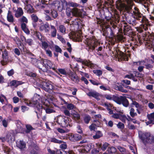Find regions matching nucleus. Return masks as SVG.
<instances>
[{"mask_svg":"<svg viewBox=\"0 0 154 154\" xmlns=\"http://www.w3.org/2000/svg\"><path fill=\"white\" fill-rule=\"evenodd\" d=\"M131 14L132 16L134 18V19L129 20L128 23L134 26L137 24V20L138 21H142L144 19V18H146L141 13L139 9L136 7H134L133 12L131 13Z\"/></svg>","mask_w":154,"mask_h":154,"instance_id":"nucleus-1","label":"nucleus"},{"mask_svg":"<svg viewBox=\"0 0 154 154\" xmlns=\"http://www.w3.org/2000/svg\"><path fill=\"white\" fill-rule=\"evenodd\" d=\"M87 43L86 49L89 52H92L96 47L100 44L95 36H91L89 38H87L86 39Z\"/></svg>","mask_w":154,"mask_h":154,"instance_id":"nucleus-2","label":"nucleus"},{"mask_svg":"<svg viewBox=\"0 0 154 154\" xmlns=\"http://www.w3.org/2000/svg\"><path fill=\"white\" fill-rule=\"evenodd\" d=\"M42 103L43 106V109L45 110L47 114H50L55 112L54 109V107L53 105L50 103L49 100L45 97H43L42 99Z\"/></svg>","mask_w":154,"mask_h":154,"instance_id":"nucleus-3","label":"nucleus"},{"mask_svg":"<svg viewBox=\"0 0 154 154\" xmlns=\"http://www.w3.org/2000/svg\"><path fill=\"white\" fill-rule=\"evenodd\" d=\"M139 136L140 139L142 140L144 143H152V137L151 134L149 132H141L139 134Z\"/></svg>","mask_w":154,"mask_h":154,"instance_id":"nucleus-4","label":"nucleus"},{"mask_svg":"<svg viewBox=\"0 0 154 154\" xmlns=\"http://www.w3.org/2000/svg\"><path fill=\"white\" fill-rule=\"evenodd\" d=\"M71 122L70 118L64 116L63 117L59 118L57 120L58 123L62 127L66 128L70 127V123Z\"/></svg>","mask_w":154,"mask_h":154,"instance_id":"nucleus-5","label":"nucleus"},{"mask_svg":"<svg viewBox=\"0 0 154 154\" xmlns=\"http://www.w3.org/2000/svg\"><path fill=\"white\" fill-rule=\"evenodd\" d=\"M115 102L117 104L122 105L126 107H128L129 105V102L126 97L123 96H118L117 95Z\"/></svg>","mask_w":154,"mask_h":154,"instance_id":"nucleus-6","label":"nucleus"},{"mask_svg":"<svg viewBox=\"0 0 154 154\" xmlns=\"http://www.w3.org/2000/svg\"><path fill=\"white\" fill-rule=\"evenodd\" d=\"M40 86L42 89L46 92H49L52 90L54 88V87L50 82L46 81H43Z\"/></svg>","mask_w":154,"mask_h":154,"instance_id":"nucleus-7","label":"nucleus"},{"mask_svg":"<svg viewBox=\"0 0 154 154\" xmlns=\"http://www.w3.org/2000/svg\"><path fill=\"white\" fill-rule=\"evenodd\" d=\"M122 27L123 29V33L125 35H127L132 32V29L131 26L128 24L125 20L121 22Z\"/></svg>","mask_w":154,"mask_h":154,"instance_id":"nucleus-8","label":"nucleus"},{"mask_svg":"<svg viewBox=\"0 0 154 154\" xmlns=\"http://www.w3.org/2000/svg\"><path fill=\"white\" fill-rule=\"evenodd\" d=\"M133 63L134 65H144L145 68L149 70H152L153 68V66L152 65L149 63H146L143 60H141L137 62H134Z\"/></svg>","mask_w":154,"mask_h":154,"instance_id":"nucleus-9","label":"nucleus"},{"mask_svg":"<svg viewBox=\"0 0 154 154\" xmlns=\"http://www.w3.org/2000/svg\"><path fill=\"white\" fill-rule=\"evenodd\" d=\"M68 73L69 74L67 75V77L69 78L72 81L74 82L75 83H78L80 81V79L75 73L70 70Z\"/></svg>","mask_w":154,"mask_h":154,"instance_id":"nucleus-10","label":"nucleus"},{"mask_svg":"<svg viewBox=\"0 0 154 154\" xmlns=\"http://www.w3.org/2000/svg\"><path fill=\"white\" fill-rule=\"evenodd\" d=\"M68 136L69 140L74 142L78 141L82 138L81 135L78 134L71 133Z\"/></svg>","mask_w":154,"mask_h":154,"instance_id":"nucleus-11","label":"nucleus"},{"mask_svg":"<svg viewBox=\"0 0 154 154\" xmlns=\"http://www.w3.org/2000/svg\"><path fill=\"white\" fill-rule=\"evenodd\" d=\"M40 63L46 68L51 69L52 67V63L51 61L48 59H41Z\"/></svg>","mask_w":154,"mask_h":154,"instance_id":"nucleus-12","label":"nucleus"},{"mask_svg":"<svg viewBox=\"0 0 154 154\" xmlns=\"http://www.w3.org/2000/svg\"><path fill=\"white\" fill-rule=\"evenodd\" d=\"M50 29V25L48 22H46L45 24L42 22L40 24L39 28L40 31H42L45 30V32H49Z\"/></svg>","mask_w":154,"mask_h":154,"instance_id":"nucleus-13","label":"nucleus"},{"mask_svg":"<svg viewBox=\"0 0 154 154\" xmlns=\"http://www.w3.org/2000/svg\"><path fill=\"white\" fill-rule=\"evenodd\" d=\"M37 96H38V100H35L36 102L35 105V109L37 110L38 112H42V109H43L44 105H43L42 106V104L39 103V101H40V95L37 94Z\"/></svg>","mask_w":154,"mask_h":154,"instance_id":"nucleus-14","label":"nucleus"},{"mask_svg":"<svg viewBox=\"0 0 154 154\" xmlns=\"http://www.w3.org/2000/svg\"><path fill=\"white\" fill-rule=\"evenodd\" d=\"M121 2H123L124 3H121L120 4V5L121 9L124 8H125L126 10L127 11V13H130L131 12H132V6H127L126 5V4H127L128 5L130 4H128L126 3V2H125L124 0H120Z\"/></svg>","mask_w":154,"mask_h":154,"instance_id":"nucleus-15","label":"nucleus"},{"mask_svg":"<svg viewBox=\"0 0 154 154\" xmlns=\"http://www.w3.org/2000/svg\"><path fill=\"white\" fill-rule=\"evenodd\" d=\"M26 129L23 128H21V131L20 133L23 134H29L32 130L34 129V128L31 125L29 124L26 125Z\"/></svg>","mask_w":154,"mask_h":154,"instance_id":"nucleus-16","label":"nucleus"},{"mask_svg":"<svg viewBox=\"0 0 154 154\" xmlns=\"http://www.w3.org/2000/svg\"><path fill=\"white\" fill-rule=\"evenodd\" d=\"M117 57L119 60L128 61V58L126 54L122 51H120L117 53Z\"/></svg>","mask_w":154,"mask_h":154,"instance_id":"nucleus-17","label":"nucleus"},{"mask_svg":"<svg viewBox=\"0 0 154 154\" xmlns=\"http://www.w3.org/2000/svg\"><path fill=\"white\" fill-rule=\"evenodd\" d=\"M17 146L20 149L21 151L24 150V149L26 148V144L23 140H20L17 142Z\"/></svg>","mask_w":154,"mask_h":154,"instance_id":"nucleus-18","label":"nucleus"},{"mask_svg":"<svg viewBox=\"0 0 154 154\" xmlns=\"http://www.w3.org/2000/svg\"><path fill=\"white\" fill-rule=\"evenodd\" d=\"M139 22L142 23L140 25L146 31L148 29V26L149 25V22L148 20L146 17L144 18L142 21Z\"/></svg>","mask_w":154,"mask_h":154,"instance_id":"nucleus-19","label":"nucleus"},{"mask_svg":"<svg viewBox=\"0 0 154 154\" xmlns=\"http://www.w3.org/2000/svg\"><path fill=\"white\" fill-rule=\"evenodd\" d=\"M70 70L69 69L66 70L64 69L59 68L57 70H56V72L59 75L60 73L67 77L68 75L69 74L68 73L69 72Z\"/></svg>","mask_w":154,"mask_h":154,"instance_id":"nucleus-20","label":"nucleus"},{"mask_svg":"<svg viewBox=\"0 0 154 154\" xmlns=\"http://www.w3.org/2000/svg\"><path fill=\"white\" fill-rule=\"evenodd\" d=\"M67 6L68 4L67 2L65 0H64L62 4H59L58 6L57 9L59 11L61 12L63 9H65L66 8H67Z\"/></svg>","mask_w":154,"mask_h":154,"instance_id":"nucleus-21","label":"nucleus"},{"mask_svg":"<svg viewBox=\"0 0 154 154\" xmlns=\"http://www.w3.org/2000/svg\"><path fill=\"white\" fill-rule=\"evenodd\" d=\"M31 58V63L34 65L36 66L40 70H42V68H40L38 65V63H40V60H38L35 58L32 57Z\"/></svg>","mask_w":154,"mask_h":154,"instance_id":"nucleus-22","label":"nucleus"},{"mask_svg":"<svg viewBox=\"0 0 154 154\" xmlns=\"http://www.w3.org/2000/svg\"><path fill=\"white\" fill-rule=\"evenodd\" d=\"M99 93L96 92H89L88 94V96L94 97L97 100H100L99 97Z\"/></svg>","mask_w":154,"mask_h":154,"instance_id":"nucleus-23","label":"nucleus"},{"mask_svg":"<svg viewBox=\"0 0 154 154\" xmlns=\"http://www.w3.org/2000/svg\"><path fill=\"white\" fill-rule=\"evenodd\" d=\"M81 24V21L79 18L75 19L72 21V25L75 27H77L78 28L80 25Z\"/></svg>","mask_w":154,"mask_h":154,"instance_id":"nucleus-24","label":"nucleus"},{"mask_svg":"<svg viewBox=\"0 0 154 154\" xmlns=\"http://www.w3.org/2000/svg\"><path fill=\"white\" fill-rule=\"evenodd\" d=\"M82 13L80 10L77 8H74L72 9V15L75 16H80Z\"/></svg>","mask_w":154,"mask_h":154,"instance_id":"nucleus-25","label":"nucleus"},{"mask_svg":"<svg viewBox=\"0 0 154 154\" xmlns=\"http://www.w3.org/2000/svg\"><path fill=\"white\" fill-rule=\"evenodd\" d=\"M117 95H112L110 94H105L104 95V97L106 98V99L109 100H112L115 102Z\"/></svg>","mask_w":154,"mask_h":154,"instance_id":"nucleus-26","label":"nucleus"},{"mask_svg":"<svg viewBox=\"0 0 154 154\" xmlns=\"http://www.w3.org/2000/svg\"><path fill=\"white\" fill-rule=\"evenodd\" d=\"M23 14V12L22 8L19 7L18 8L17 11H16L15 16L17 18H19L22 16Z\"/></svg>","mask_w":154,"mask_h":154,"instance_id":"nucleus-27","label":"nucleus"},{"mask_svg":"<svg viewBox=\"0 0 154 154\" xmlns=\"http://www.w3.org/2000/svg\"><path fill=\"white\" fill-rule=\"evenodd\" d=\"M51 37L53 38L56 37L57 35V30L54 26L51 25Z\"/></svg>","mask_w":154,"mask_h":154,"instance_id":"nucleus-28","label":"nucleus"},{"mask_svg":"<svg viewBox=\"0 0 154 154\" xmlns=\"http://www.w3.org/2000/svg\"><path fill=\"white\" fill-rule=\"evenodd\" d=\"M7 20L10 23H13L14 21V17L11 14V12L8 11L7 17Z\"/></svg>","mask_w":154,"mask_h":154,"instance_id":"nucleus-29","label":"nucleus"},{"mask_svg":"<svg viewBox=\"0 0 154 154\" xmlns=\"http://www.w3.org/2000/svg\"><path fill=\"white\" fill-rule=\"evenodd\" d=\"M2 59L0 61V63L2 66L7 65L9 61V57H2Z\"/></svg>","mask_w":154,"mask_h":154,"instance_id":"nucleus-30","label":"nucleus"},{"mask_svg":"<svg viewBox=\"0 0 154 154\" xmlns=\"http://www.w3.org/2000/svg\"><path fill=\"white\" fill-rule=\"evenodd\" d=\"M148 119L149 121V124H154V112L152 113L147 116Z\"/></svg>","mask_w":154,"mask_h":154,"instance_id":"nucleus-31","label":"nucleus"},{"mask_svg":"<svg viewBox=\"0 0 154 154\" xmlns=\"http://www.w3.org/2000/svg\"><path fill=\"white\" fill-rule=\"evenodd\" d=\"M103 136V134L100 131H97L95 134L93 136V137L94 139H98L102 137Z\"/></svg>","mask_w":154,"mask_h":154,"instance_id":"nucleus-32","label":"nucleus"},{"mask_svg":"<svg viewBox=\"0 0 154 154\" xmlns=\"http://www.w3.org/2000/svg\"><path fill=\"white\" fill-rule=\"evenodd\" d=\"M26 10L30 13H32L34 12V9L31 4H27L25 7Z\"/></svg>","mask_w":154,"mask_h":154,"instance_id":"nucleus-33","label":"nucleus"},{"mask_svg":"<svg viewBox=\"0 0 154 154\" xmlns=\"http://www.w3.org/2000/svg\"><path fill=\"white\" fill-rule=\"evenodd\" d=\"M50 141L51 142L59 144L63 143V141L59 140L54 137H52L50 138Z\"/></svg>","mask_w":154,"mask_h":154,"instance_id":"nucleus-34","label":"nucleus"},{"mask_svg":"<svg viewBox=\"0 0 154 154\" xmlns=\"http://www.w3.org/2000/svg\"><path fill=\"white\" fill-rule=\"evenodd\" d=\"M108 153L109 154H115L116 152V148L113 146L108 147L107 150Z\"/></svg>","mask_w":154,"mask_h":154,"instance_id":"nucleus-35","label":"nucleus"},{"mask_svg":"<svg viewBox=\"0 0 154 154\" xmlns=\"http://www.w3.org/2000/svg\"><path fill=\"white\" fill-rule=\"evenodd\" d=\"M109 145V144L108 143L105 142L103 145L102 146L101 144H99L98 146V147L100 149V148L103 151H105Z\"/></svg>","mask_w":154,"mask_h":154,"instance_id":"nucleus-36","label":"nucleus"},{"mask_svg":"<svg viewBox=\"0 0 154 154\" xmlns=\"http://www.w3.org/2000/svg\"><path fill=\"white\" fill-rule=\"evenodd\" d=\"M35 35L40 41H42L44 37L42 36L41 34L38 31H36L35 32Z\"/></svg>","mask_w":154,"mask_h":154,"instance_id":"nucleus-37","label":"nucleus"},{"mask_svg":"<svg viewBox=\"0 0 154 154\" xmlns=\"http://www.w3.org/2000/svg\"><path fill=\"white\" fill-rule=\"evenodd\" d=\"M72 117L74 120H78L80 119V115L78 113L75 112V113H72Z\"/></svg>","mask_w":154,"mask_h":154,"instance_id":"nucleus-38","label":"nucleus"},{"mask_svg":"<svg viewBox=\"0 0 154 154\" xmlns=\"http://www.w3.org/2000/svg\"><path fill=\"white\" fill-rule=\"evenodd\" d=\"M83 120L85 123L86 124H88L91 120V117L88 115H86L83 117Z\"/></svg>","mask_w":154,"mask_h":154,"instance_id":"nucleus-39","label":"nucleus"},{"mask_svg":"<svg viewBox=\"0 0 154 154\" xmlns=\"http://www.w3.org/2000/svg\"><path fill=\"white\" fill-rule=\"evenodd\" d=\"M62 112L66 116H67V117L69 116V117H72V112L70 113L69 111L68 110V109L66 108L65 109L63 110Z\"/></svg>","mask_w":154,"mask_h":154,"instance_id":"nucleus-40","label":"nucleus"},{"mask_svg":"<svg viewBox=\"0 0 154 154\" xmlns=\"http://www.w3.org/2000/svg\"><path fill=\"white\" fill-rule=\"evenodd\" d=\"M43 40H42V41H41L42 42V48L44 50H46L48 47L49 45L46 42L43 41Z\"/></svg>","mask_w":154,"mask_h":154,"instance_id":"nucleus-41","label":"nucleus"},{"mask_svg":"<svg viewBox=\"0 0 154 154\" xmlns=\"http://www.w3.org/2000/svg\"><path fill=\"white\" fill-rule=\"evenodd\" d=\"M140 72H138L137 71H133V73L134 74L135 77L138 78H142L143 77V75Z\"/></svg>","mask_w":154,"mask_h":154,"instance_id":"nucleus-42","label":"nucleus"},{"mask_svg":"<svg viewBox=\"0 0 154 154\" xmlns=\"http://www.w3.org/2000/svg\"><path fill=\"white\" fill-rule=\"evenodd\" d=\"M130 111V114L131 117L133 118L137 116V114L136 112H135V110L134 108H131Z\"/></svg>","mask_w":154,"mask_h":154,"instance_id":"nucleus-43","label":"nucleus"},{"mask_svg":"<svg viewBox=\"0 0 154 154\" xmlns=\"http://www.w3.org/2000/svg\"><path fill=\"white\" fill-rule=\"evenodd\" d=\"M66 106L67 109L69 110L75 109L76 108L75 106L71 103H68Z\"/></svg>","mask_w":154,"mask_h":154,"instance_id":"nucleus-44","label":"nucleus"},{"mask_svg":"<svg viewBox=\"0 0 154 154\" xmlns=\"http://www.w3.org/2000/svg\"><path fill=\"white\" fill-rule=\"evenodd\" d=\"M66 8V14L68 17H70L71 14H72V9L67 7Z\"/></svg>","mask_w":154,"mask_h":154,"instance_id":"nucleus-45","label":"nucleus"},{"mask_svg":"<svg viewBox=\"0 0 154 154\" xmlns=\"http://www.w3.org/2000/svg\"><path fill=\"white\" fill-rule=\"evenodd\" d=\"M50 15H51L53 18L54 19L56 18L58 16V14L57 12L54 10H51Z\"/></svg>","mask_w":154,"mask_h":154,"instance_id":"nucleus-46","label":"nucleus"},{"mask_svg":"<svg viewBox=\"0 0 154 154\" xmlns=\"http://www.w3.org/2000/svg\"><path fill=\"white\" fill-rule=\"evenodd\" d=\"M31 17L32 22H38V18L36 15L33 14L31 15Z\"/></svg>","mask_w":154,"mask_h":154,"instance_id":"nucleus-47","label":"nucleus"},{"mask_svg":"<svg viewBox=\"0 0 154 154\" xmlns=\"http://www.w3.org/2000/svg\"><path fill=\"white\" fill-rule=\"evenodd\" d=\"M117 88V90L119 91H120L124 93H127L128 92V91L124 89V88L122 86H118L117 85L116 87Z\"/></svg>","mask_w":154,"mask_h":154,"instance_id":"nucleus-48","label":"nucleus"},{"mask_svg":"<svg viewBox=\"0 0 154 154\" xmlns=\"http://www.w3.org/2000/svg\"><path fill=\"white\" fill-rule=\"evenodd\" d=\"M133 105H134L137 108L140 107L141 106V105H140L138 103L135 101H132V103L131 105V106L133 107Z\"/></svg>","mask_w":154,"mask_h":154,"instance_id":"nucleus-49","label":"nucleus"},{"mask_svg":"<svg viewBox=\"0 0 154 154\" xmlns=\"http://www.w3.org/2000/svg\"><path fill=\"white\" fill-rule=\"evenodd\" d=\"M107 34L108 35V34H109L110 36L111 37H112L114 35V33H113L111 27L108 29L107 30Z\"/></svg>","mask_w":154,"mask_h":154,"instance_id":"nucleus-50","label":"nucleus"},{"mask_svg":"<svg viewBox=\"0 0 154 154\" xmlns=\"http://www.w3.org/2000/svg\"><path fill=\"white\" fill-rule=\"evenodd\" d=\"M89 81L94 85H100L101 84L98 81H95L92 79H90Z\"/></svg>","mask_w":154,"mask_h":154,"instance_id":"nucleus-51","label":"nucleus"},{"mask_svg":"<svg viewBox=\"0 0 154 154\" xmlns=\"http://www.w3.org/2000/svg\"><path fill=\"white\" fill-rule=\"evenodd\" d=\"M117 126L118 128L120 129H123L125 128L124 124L121 122H119L118 123L117 125Z\"/></svg>","mask_w":154,"mask_h":154,"instance_id":"nucleus-52","label":"nucleus"},{"mask_svg":"<svg viewBox=\"0 0 154 154\" xmlns=\"http://www.w3.org/2000/svg\"><path fill=\"white\" fill-rule=\"evenodd\" d=\"M56 154H67V152L63 149L57 150L56 152Z\"/></svg>","mask_w":154,"mask_h":154,"instance_id":"nucleus-53","label":"nucleus"},{"mask_svg":"<svg viewBox=\"0 0 154 154\" xmlns=\"http://www.w3.org/2000/svg\"><path fill=\"white\" fill-rule=\"evenodd\" d=\"M93 72L95 74H96L97 75L99 76H101L102 74V71L100 70H94Z\"/></svg>","mask_w":154,"mask_h":154,"instance_id":"nucleus-54","label":"nucleus"},{"mask_svg":"<svg viewBox=\"0 0 154 154\" xmlns=\"http://www.w3.org/2000/svg\"><path fill=\"white\" fill-rule=\"evenodd\" d=\"M59 29L60 32L62 33H65L66 31V28L64 26L60 25L59 26Z\"/></svg>","mask_w":154,"mask_h":154,"instance_id":"nucleus-55","label":"nucleus"},{"mask_svg":"<svg viewBox=\"0 0 154 154\" xmlns=\"http://www.w3.org/2000/svg\"><path fill=\"white\" fill-rule=\"evenodd\" d=\"M55 51L57 52L61 53L62 51L61 48L58 46L56 45L55 46Z\"/></svg>","mask_w":154,"mask_h":154,"instance_id":"nucleus-56","label":"nucleus"},{"mask_svg":"<svg viewBox=\"0 0 154 154\" xmlns=\"http://www.w3.org/2000/svg\"><path fill=\"white\" fill-rule=\"evenodd\" d=\"M129 75L133 81L134 82H137V79L135 77V76L133 72L132 73H130Z\"/></svg>","mask_w":154,"mask_h":154,"instance_id":"nucleus-57","label":"nucleus"},{"mask_svg":"<svg viewBox=\"0 0 154 154\" xmlns=\"http://www.w3.org/2000/svg\"><path fill=\"white\" fill-rule=\"evenodd\" d=\"M46 52V54L49 57H51L52 56V54L51 51L49 49H46V50H45Z\"/></svg>","mask_w":154,"mask_h":154,"instance_id":"nucleus-58","label":"nucleus"},{"mask_svg":"<svg viewBox=\"0 0 154 154\" xmlns=\"http://www.w3.org/2000/svg\"><path fill=\"white\" fill-rule=\"evenodd\" d=\"M2 124L4 127H7L8 125V121L5 119H4L2 120Z\"/></svg>","mask_w":154,"mask_h":154,"instance_id":"nucleus-59","label":"nucleus"},{"mask_svg":"<svg viewBox=\"0 0 154 154\" xmlns=\"http://www.w3.org/2000/svg\"><path fill=\"white\" fill-rule=\"evenodd\" d=\"M25 42L28 44L29 45L31 46L32 44L33 40L31 38L28 39L26 40Z\"/></svg>","mask_w":154,"mask_h":154,"instance_id":"nucleus-60","label":"nucleus"},{"mask_svg":"<svg viewBox=\"0 0 154 154\" xmlns=\"http://www.w3.org/2000/svg\"><path fill=\"white\" fill-rule=\"evenodd\" d=\"M8 51L6 49L3 51L2 53V57H8Z\"/></svg>","mask_w":154,"mask_h":154,"instance_id":"nucleus-61","label":"nucleus"},{"mask_svg":"<svg viewBox=\"0 0 154 154\" xmlns=\"http://www.w3.org/2000/svg\"><path fill=\"white\" fill-rule=\"evenodd\" d=\"M94 123L93 124L96 127H99L100 125V122L98 120H94Z\"/></svg>","mask_w":154,"mask_h":154,"instance_id":"nucleus-62","label":"nucleus"},{"mask_svg":"<svg viewBox=\"0 0 154 154\" xmlns=\"http://www.w3.org/2000/svg\"><path fill=\"white\" fill-rule=\"evenodd\" d=\"M139 66L137 68V70L139 72H143V69L145 68L144 66L141 65H139Z\"/></svg>","mask_w":154,"mask_h":154,"instance_id":"nucleus-63","label":"nucleus"},{"mask_svg":"<svg viewBox=\"0 0 154 154\" xmlns=\"http://www.w3.org/2000/svg\"><path fill=\"white\" fill-rule=\"evenodd\" d=\"M100 150L99 148L98 150H97L96 148H94L92 150L91 153L92 154H96L98 153Z\"/></svg>","mask_w":154,"mask_h":154,"instance_id":"nucleus-64","label":"nucleus"}]
</instances>
